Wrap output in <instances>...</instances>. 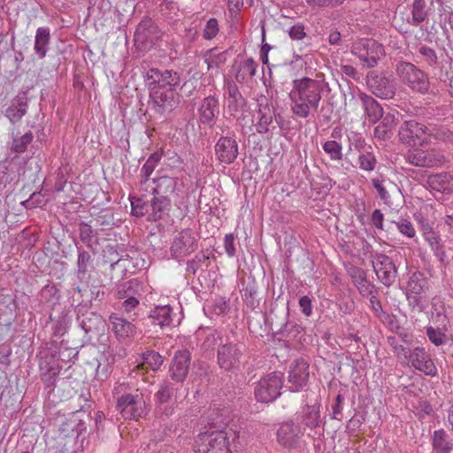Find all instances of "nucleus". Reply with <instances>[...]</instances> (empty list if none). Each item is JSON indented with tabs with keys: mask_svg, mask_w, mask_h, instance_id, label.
I'll return each instance as SVG.
<instances>
[{
	"mask_svg": "<svg viewBox=\"0 0 453 453\" xmlns=\"http://www.w3.org/2000/svg\"><path fill=\"white\" fill-rule=\"evenodd\" d=\"M395 73L399 81L413 92L426 94L430 88L427 75L415 65L401 61L395 65Z\"/></svg>",
	"mask_w": 453,
	"mask_h": 453,
	"instance_id": "7ed1b4c3",
	"label": "nucleus"
},
{
	"mask_svg": "<svg viewBox=\"0 0 453 453\" xmlns=\"http://www.w3.org/2000/svg\"><path fill=\"white\" fill-rule=\"evenodd\" d=\"M24 206L28 207H42L46 204V200L42 197L41 193H33L30 197L22 203Z\"/></svg>",
	"mask_w": 453,
	"mask_h": 453,
	"instance_id": "338daca9",
	"label": "nucleus"
},
{
	"mask_svg": "<svg viewBox=\"0 0 453 453\" xmlns=\"http://www.w3.org/2000/svg\"><path fill=\"white\" fill-rule=\"evenodd\" d=\"M171 200L165 197L156 196L150 203L149 219L157 221L163 218L164 214L169 210Z\"/></svg>",
	"mask_w": 453,
	"mask_h": 453,
	"instance_id": "f704fd0d",
	"label": "nucleus"
},
{
	"mask_svg": "<svg viewBox=\"0 0 453 453\" xmlns=\"http://www.w3.org/2000/svg\"><path fill=\"white\" fill-rule=\"evenodd\" d=\"M93 221L96 226H101L102 229L110 228L114 225L113 213L110 210H103Z\"/></svg>",
	"mask_w": 453,
	"mask_h": 453,
	"instance_id": "864d4df0",
	"label": "nucleus"
},
{
	"mask_svg": "<svg viewBox=\"0 0 453 453\" xmlns=\"http://www.w3.org/2000/svg\"><path fill=\"white\" fill-rule=\"evenodd\" d=\"M229 310L228 302L225 297H217L212 304V311L217 315L226 314Z\"/></svg>",
	"mask_w": 453,
	"mask_h": 453,
	"instance_id": "69168bd1",
	"label": "nucleus"
},
{
	"mask_svg": "<svg viewBox=\"0 0 453 453\" xmlns=\"http://www.w3.org/2000/svg\"><path fill=\"white\" fill-rule=\"evenodd\" d=\"M288 35L293 40H302L306 36L305 27L303 24L297 23L289 28Z\"/></svg>",
	"mask_w": 453,
	"mask_h": 453,
	"instance_id": "774afa93",
	"label": "nucleus"
},
{
	"mask_svg": "<svg viewBox=\"0 0 453 453\" xmlns=\"http://www.w3.org/2000/svg\"><path fill=\"white\" fill-rule=\"evenodd\" d=\"M50 41V31L49 27H41L36 29L34 50L38 58H43L48 50Z\"/></svg>",
	"mask_w": 453,
	"mask_h": 453,
	"instance_id": "2f4dec72",
	"label": "nucleus"
},
{
	"mask_svg": "<svg viewBox=\"0 0 453 453\" xmlns=\"http://www.w3.org/2000/svg\"><path fill=\"white\" fill-rule=\"evenodd\" d=\"M160 10L167 18H173L179 12L178 4L173 0H161Z\"/></svg>",
	"mask_w": 453,
	"mask_h": 453,
	"instance_id": "bf43d9fd",
	"label": "nucleus"
},
{
	"mask_svg": "<svg viewBox=\"0 0 453 453\" xmlns=\"http://www.w3.org/2000/svg\"><path fill=\"white\" fill-rule=\"evenodd\" d=\"M422 235L433 250L434 255L441 263H444L447 256L438 233H436L429 225H425L422 226Z\"/></svg>",
	"mask_w": 453,
	"mask_h": 453,
	"instance_id": "393cba45",
	"label": "nucleus"
},
{
	"mask_svg": "<svg viewBox=\"0 0 453 453\" xmlns=\"http://www.w3.org/2000/svg\"><path fill=\"white\" fill-rule=\"evenodd\" d=\"M309 365L303 359H297L294 361L289 367L288 382L294 388V391L305 386L309 379Z\"/></svg>",
	"mask_w": 453,
	"mask_h": 453,
	"instance_id": "aec40b11",
	"label": "nucleus"
},
{
	"mask_svg": "<svg viewBox=\"0 0 453 453\" xmlns=\"http://www.w3.org/2000/svg\"><path fill=\"white\" fill-rule=\"evenodd\" d=\"M324 86L322 81L303 77L293 81L289 93L291 111L300 119H306L319 106Z\"/></svg>",
	"mask_w": 453,
	"mask_h": 453,
	"instance_id": "f257e3e1",
	"label": "nucleus"
},
{
	"mask_svg": "<svg viewBox=\"0 0 453 453\" xmlns=\"http://www.w3.org/2000/svg\"><path fill=\"white\" fill-rule=\"evenodd\" d=\"M161 158L162 152L160 151H156L149 157V158L147 159V161L141 169L142 183H145L146 181L149 180L150 176L154 172Z\"/></svg>",
	"mask_w": 453,
	"mask_h": 453,
	"instance_id": "37998d69",
	"label": "nucleus"
},
{
	"mask_svg": "<svg viewBox=\"0 0 453 453\" xmlns=\"http://www.w3.org/2000/svg\"><path fill=\"white\" fill-rule=\"evenodd\" d=\"M302 435L299 426L292 421L283 423L277 432L278 441L285 448L295 447Z\"/></svg>",
	"mask_w": 453,
	"mask_h": 453,
	"instance_id": "5701e85b",
	"label": "nucleus"
},
{
	"mask_svg": "<svg viewBox=\"0 0 453 453\" xmlns=\"http://www.w3.org/2000/svg\"><path fill=\"white\" fill-rule=\"evenodd\" d=\"M132 214L136 217H142L150 214V204H147L142 198L133 197L131 199Z\"/></svg>",
	"mask_w": 453,
	"mask_h": 453,
	"instance_id": "5fc2aeb1",
	"label": "nucleus"
},
{
	"mask_svg": "<svg viewBox=\"0 0 453 453\" xmlns=\"http://www.w3.org/2000/svg\"><path fill=\"white\" fill-rule=\"evenodd\" d=\"M239 436L224 430L199 434L195 441V453H237Z\"/></svg>",
	"mask_w": 453,
	"mask_h": 453,
	"instance_id": "f03ea898",
	"label": "nucleus"
},
{
	"mask_svg": "<svg viewBox=\"0 0 453 453\" xmlns=\"http://www.w3.org/2000/svg\"><path fill=\"white\" fill-rule=\"evenodd\" d=\"M217 158L224 164L233 163L238 156V145L232 137H220L215 145Z\"/></svg>",
	"mask_w": 453,
	"mask_h": 453,
	"instance_id": "412c9836",
	"label": "nucleus"
},
{
	"mask_svg": "<svg viewBox=\"0 0 453 453\" xmlns=\"http://www.w3.org/2000/svg\"><path fill=\"white\" fill-rule=\"evenodd\" d=\"M428 288L427 280L420 272L413 273L407 282V293L412 295H423Z\"/></svg>",
	"mask_w": 453,
	"mask_h": 453,
	"instance_id": "c9c22d12",
	"label": "nucleus"
},
{
	"mask_svg": "<svg viewBox=\"0 0 453 453\" xmlns=\"http://www.w3.org/2000/svg\"><path fill=\"white\" fill-rule=\"evenodd\" d=\"M398 134L403 143L415 146L426 142L431 133L425 125L415 120H408L403 123Z\"/></svg>",
	"mask_w": 453,
	"mask_h": 453,
	"instance_id": "f8f14e48",
	"label": "nucleus"
},
{
	"mask_svg": "<svg viewBox=\"0 0 453 453\" xmlns=\"http://www.w3.org/2000/svg\"><path fill=\"white\" fill-rule=\"evenodd\" d=\"M357 97L361 102L365 115L369 122L372 124L378 122L383 116V108L381 105L372 96L364 92L359 91Z\"/></svg>",
	"mask_w": 453,
	"mask_h": 453,
	"instance_id": "b1692460",
	"label": "nucleus"
},
{
	"mask_svg": "<svg viewBox=\"0 0 453 453\" xmlns=\"http://www.w3.org/2000/svg\"><path fill=\"white\" fill-rule=\"evenodd\" d=\"M345 0H306L312 8H335L344 3Z\"/></svg>",
	"mask_w": 453,
	"mask_h": 453,
	"instance_id": "680f3d73",
	"label": "nucleus"
},
{
	"mask_svg": "<svg viewBox=\"0 0 453 453\" xmlns=\"http://www.w3.org/2000/svg\"><path fill=\"white\" fill-rule=\"evenodd\" d=\"M11 138L12 143L10 146V150L14 153H24L27 146L33 142L34 134L31 131L25 133L23 135L19 136V132L15 127H12L11 130Z\"/></svg>",
	"mask_w": 453,
	"mask_h": 453,
	"instance_id": "7c9ffc66",
	"label": "nucleus"
},
{
	"mask_svg": "<svg viewBox=\"0 0 453 453\" xmlns=\"http://www.w3.org/2000/svg\"><path fill=\"white\" fill-rule=\"evenodd\" d=\"M406 296L409 305L412 308V310H416L418 312L425 311L426 306V299L425 296H423V295L408 294Z\"/></svg>",
	"mask_w": 453,
	"mask_h": 453,
	"instance_id": "13d9d810",
	"label": "nucleus"
},
{
	"mask_svg": "<svg viewBox=\"0 0 453 453\" xmlns=\"http://www.w3.org/2000/svg\"><path fill=\"white\" fill-rule=\"evenodd\" d=\"M140 284L137 280H128L117 287L115 296L119 300L141 296L139 293Z\"/></svg>",
	"mask_w": 453,
	"mask_h": 453,
	"instance_id": "4c0bfd02",
	"label": "nucleus"
},
{
	"mask_svg": "<svg viewBox=\"0 0 453 453\" xmlns=\"http://www.w3.org/2000/svg\"><path fill=\"white\" fill-rule=\"evenodd\" d=\"M380 123L374 128V136L380 140L389 138L391 131L395 126V117L391 114L382 116Z\"/></svg>",
	"mask_w": 453,
	"mask_h": 453,
	"instance_id": "a19ab883",
	"label": "nucleus"
},
{
	"mask_svg": "<svg viewBox=\"0 0 453 453\" xmlns=\"http://www.w3.org/2000/svg\"><path fill=\"white\" fill-rule=\"evenodd\" d=\"M190 358V353L187 349L177 350L174 353L170 365L169 374L176 384H182L187 378Z\"/></svg>",
	"mask_w": 453,
	"mask_h": 453,
	"instance_id": "a211bd4d",
	"label": "nucleus"
},
{
	"mask_svg": "<svg viewBox=\"0 0 453 453\" xmlns=\"http://www.w3.org/2000/svg\"><path fill=\"white\" fill-rule=\"evenodd\" d=\"M432 446L435 453H450L453 449V441L449 434L441 428L434 431Z\"/></svg>",
	"mask_w": 453,
	"mask_h": 453,
	"instance_id": "c756f323",
	"label": "nucleus"
},
{
	"mask_svg": "<svg viewBox=\"0 0 453 453\" xmlns=\"http://www.w3.org/2000/svg\"><path fill=\"white\" fill-rule=\"evenodd\" d=\"M324 151L329 156L333 161H340L342 159V146L334 140L326 141L322 144Z\"/></svg>",
	"mask_w": 453,
	"mask_h": 453,
	"instance_id": "09e8293b",
	"label": "nucleus"
},
{
	"mask_svg": "<svg viewBox=\"0 0 453 453\" xmlns=\"http://www.w3.org/2000/svg\"><path fill=\"white\" fill-rule=\"evenodd\" d=\"M209 259V257L203 253H198L195 257L187 262V272L192 274H196L200 266Z\"/></svg>",
	"mask_w": 453,
	"mask_h": 453,
	"instance_id": "052dcab7",
	"label": "nucleus"
},
{
	"mask_svg": "<svg viewBox=\"0 0 453 453\" xmlns=\"http://www.w3.org/2000/svg\"><path fill=\"white\" fill-rule=\"evenodd\" d=\"M346 270L352 283L362 296L368 297L370 295L376 293V287L372 282L367 280L365 270L351 264L346 265Z\"/></svg>",
	"mask_w": 453,
	"mask_h": 453,
	"instance_id": "6ab92c4d",
	"label": "nucleus"
},
{
	"mask_svg": "<svg viewBox=\"0 0 453 453\" xmlns=\"http://www.w3.org/2000/svg\"><path fill=\"white\" fill-rule=\"evenodd\" d=\"M133 321L119 312H112L109 315L108 326L119 343L127 345L136 336L137 326Z\"/></svg>",
	"mask_w": 453,
	"mask_h": 453,
	"instance_id": "9d476101",
	"label": "nucleus"
},
{
	"mask_svg": "<svg viewBox=\"0 0 453 453\" xmlns=\"http://www.w3.org/2000/svg\"><path fill=\"white\" fill-rule=\"evenodd\" d=\"M453 175L450 173L431 174L427 178V186L434 191L449 194L452 192Z\"/></svg>",
	"mask_w": 453,
	"mask_h": 453,
	"instance_id": "a878e982",
	"label": "nucleus"
},
{
	"mask_svg": "<svg viewBox=\"0 0 453 453\" xmlns=\"http://www.w3.org/2000/svg\"><path fill=\"white\" fill-rule=\"evenodd\" d=\"M244 346L239 342L226 341L218 348L217 362L226 371L234 372L241 367L244 357Z\"/></svg>",
	"mask_w": 453,
	"mask_h": 453,
	"instance_id": "39448f33",
	"label": "nucleus"
},
{
	"mask_svg": "<svg viewBox=\"0 0 453 453\" xmlns=\"http://www.w3.org/2000/svg\"><path fill=\"white\" fill-rule=\"evenodd\" d=\"M426 17L427 12L426 11V1L414 0L411 9V21H409V23L413 26H418L425 21Z\"/></svg>",
	"mask_w": 453,
	"mask_h": 453,
	"instance_id": "a18cd8bd",
	"label": "nucleus"
},
{
	"mask_svg": "<svg viewBox=\"0 0 453 453\" xmlns=\"http://www.w3.org/2000/svg\"><path fill=\"white\" fill-rule=\"evenodd\" d=\"M418 53L425 58L426 62L434 66L437 64L438 58L435 51L428 46L422 45L418 49Z\"/></svg>",
	"mask_w": 453,
	"mask_h": 453,
	"instance_id": "0e129e2a",
	"label": "nucleus"
},
{
	"mask_svg": "<svg viewBox=\"0 0 453 453\" xmlns=\"http://www.w3.org/2000/svg\"><path fill=\"white\" fill-rule=\"evenodd\" d=\"M358 166L365 172H372L378 164L377 157L371 145L360 151L357 157Z\"/></svg>",
	"mask_w": 453,
	"mask_h": 453,
	"instance_id": "e433bc0d",
	"label": "nucleus"
},
{
	"mask_svg": "<svg viewBox=\"0 0 453 453\" xmlns=\"http://www.w3.org/2000/svg\"><path fill=\"white\" fill-rule=\"evenodd\" d=\"M283 385V374L280 372H271L259 380L255 388V397L261 403H271L280 395Z\"/></svg>",
	"mask_w": 453,
	"mask_h": 453,
	"instance_id": "0eeeda50",
	"label": "nucleus"
},
{
	"mask_svg": "<svg viewBox=\"0 0 453 453\" xmlns=\"http://www.w3.org/2000/svg\"><path fill=\"white\" fill-rule=\"evenodd\" d=\"M176 383H173L169 380H164L162 383H160L159 388L155 394L157 403L159 405L167 403L173 394L178 390V387H176Z\"/></svg>",
	"mask_w": 453,
	"mask_h": 453,
	"instance_id": "ea45409f",
	"label": "nucleus"
},
{
	"mask_svg": "<svg viewBox=\"0 0 453 453\" xmlns=\"http://www.w3.org/2000/svg\"><path fill=\"white\" fill-rule=\"evenodd\" d=\"M303 423L309 428H316L321 424L319 405H306L303 411Z\"/></svg>",
	"mask_w": 453,
	"mask_h": 453,
	"instance_id": "58836bf2",
	"label": "nucleus"
},
{
	"mask_svg": "<svg viewBox=\"0 0 453 453\" xmlns=\"http://www.w3.org/2000/svg\"><path fill=\"white\" fill-rule=\"evenodd\" d=\"M406 160L412 165L418 167H434L444 162L443 156L433 150H423L421 149L410 150L405 155Z\"/></svg>",
	"mask_w": 453,
	"mask_h": 453,
	"instance_id": "f3484780",
	"label": "nucleus"
},
{
	"mask_svg": "<svg viewBox=\"0 0 453 453\" xmlns=\"http://www.w3.org/2000/svg\"><path fill=\"white\" fill-rule=\"evenodd\" d=\"M219 102L214 96L205 97L199 108V119L203 124L211 126L214 122L215 118L219 114Z\"/></svg>",
	"mask_w": 453,
	"mask_h": 453,
	"instance_id": "bb28decb",
	"label": "nucleus"
},
{
	"mask_svg": "<svg viewBox=\"0 0 453 453\" xmlns=\"http://www.w3.org/2000/svg\"><path fill=\"white\" fill-rule=\"evenodd\" d=\"M144 364L148 365L153 371H157L162 364L163 357L158 352L148 350L142 354Z\"/></svg>",
	"mask_w": 453,
	"mask_h": 453,
	"instance_id": "603ef678",
	"label": "nucleus"
},
{
	"mask_svg": "<svg viewBox=\"0 0 453 453\" xmlns=\"http://www.w3.org/2000/svg\"><path fill=\"white\" fill-rule=\"evenodd\" d=\"M148 29H155V22L149 17H144L138 24L134 32L135 42H146L149 41Z\"/></svg>",
	"mask_w": 453,
	"mask_h": 453,
	"instance_id": "c03bdc74",
	"label": "nucleus"
},
{
	"mask_svg": "<svg viewBox=\"0 0 453 453\" xmlns=\"http://www.w3.org/2000/svg\"><path fill=\"white\" fill-rule=\"evenodd\" d=\"M397 229L403 235L412 238L415 236L416 231L413 225L407 219H402L397 222H395Z\"/></svg>",
	"mask_w": 453,
	"mask_h": 453,
	"instance_id": "e2e57ef3",
	"label": "nucleus"
},
{
	"mask_svg": "<svg viewBox=\"0 0 453 453\" xmlns=\"http://www.w3.org/2000/svg\"><path fill=\"white\" fill-rule=\"evenodd\" d=\"M226 87L227 93L226 100L227 111L233 117L240 119L247 104L246 99L242 96L238 87L234 82H228Z\"/></svg>",
	"mask_w": 453,
	"mask_h": 453,
	"instance_id": "4be33fe9",
	"label": "nucleus"
},
{
	"mask_svg": "<svg viewBox=\"0 0 453 453\" xmlns=\"http://www.w3.org/2000/svg\"><path fill=\"white\" fill-rule=\"evenodd\" d=\"M257 63L253 58L241 61L236 68L235 79L240 83H249L257 73Z\"/></svg>",
	"mask_w": 453,
	"mask_h": 453,
	"instance_id": "473e14b6",
	"label": "nucleus"
},
{
	"mask_svg": "<svg viewBox=\"0 0 453 453\" xmlns=\"http://www.w3.org/2000/svg\"><path fill=\"white\" fill-rule=\"evenodd\" d=\"M372 188L376 190L378 196L385 204H392L390 192L396 190L397 186L388 178L377 176L371 179Z\"/></svg>",
	"mask_w": 453,
	"mask_h": 453,
	"instance_id": "cd10ccee",
	"label": "nucleus"
},
{
	"mask_svg": "<svg viewBox=\"0 0 453 453\" xmlns=\"http://www.w3.org/2000/svg\"><path fill=\"white\" fill-rule=\"evenodd\" d=\"M411 365L416 370L424 372L427 376L434 377L437 375V368L423 347H416L411 349L407 356Z\"/></svg>",
	"mask_w": 453,
	"mask_h": 453,
	"instance_id": "dca6fc26",
	"label": "nucleus"
},
{
	"mask_svg": "<svg viewBox=\"0 0 453 453\" xmlns=\"http://www.w3.org/2000/svg\"><path fill=\"white\" fill-rule=\"evenodd\" d=\"M372 263L378 280L388 288L392 286L397 277V269L392 258L382 253H375Z\"/></svg>",
	"mask_w": 453,
	"mask_h": 453,
	"instance_id": "9b49d317",
	"label": "nucleus"
},
{
	"mask_svg": "<svg viewBox=\"0 0 453 453\" xmlns=\"http://www.w3.org/2000/svg\"><path fill=\"white\" fill-rule=\"evenodd\" d=\"M140 297L141 296L127 298L119 303V308L123 311V315L126 314L131 320H135L137 318L138 314L135 311L140 306Z\"/></svg>",
	"mask_w": 453,
	"mask_h": 453,
	"instance_id": "49530a36",
	"label": "nucleus"
},
{
	"mask_svg": "<svg viewBox=\"0 0 453 453\" xmlns=\"http://www.w3.org/2000/svg\"><path fill=\"white\" fill-rule=\"evenodd\" d=\"M257 114V132L258 134H266L269 131V127L273 126L275 118L274 110L268 104L260 103Z\"/></svg>",
	"mask_w": 453,
	"mask_h": 453,
	"instance_id": "c85d7f7f",
	"label": "nucleus"
},
{
	"mask_svg": "<svg viewBox=\"0 0 453 453\" xmlns=\"http://www.w3.org/2000/svg\"><path fill=\"white\" fill-rule=\"evenodd\" d=\"M197 243L198 239L195 233L189 228L183 229L173 238L171 246L172 256L174 258L188 256L196 250Z\"/></svg>",
	"mask_w": 453,
	"mask_h": 453,
	"instance_id": "4468645a",
	"label": "nucleus"
},
{
	"mask_svg": "<svg viewBox=\"0 0 453 453\" xmlns=\"http://www.w3.org/2000/svg\"><path fill=\"white\" fill-rule=\"evenodd\" d=\"M26 113L27 105L22 104H12L5 110V117L12 125L18 123Z\"/></svg>",
	"mask_w": 453,
	"mask_h": 453,
	"instance_id": "8fccbe9b",
	"label": "nucleus"
},
{
	"mask_svg": "<svg viewBox=\"0 0 453 453\" xmlns=\"http://www.w3.org/2000/svg\"><path fill=\"white\" fill-rule=\"evenodd\" d=\"M350 52L367 68L375 67L385 55L382 44L368 38H362L355 42L351 46Z\"/></svg>",
	"mask_w": 453,
	"mask_h": 453,
	"instance_id": "20e7f679",
	"label": "nucleus"
},
{
	"mask_svg": "<svg viewBox=\"0 0 453 453\" xmlns=\"http://www.w3.org/2000/svg\"><path fill=\"white\" fill-rule=\"evenodd\" d=\"M92 263L91 255L86 250H79L78 260H77V267L78 273L86 274L88 269V266Z\"/></svg>",
	"mask_w": 453,
	"mask_h": 453,
	"instance_id": "4d7b16f0",
	"label": "nucleus"
},
{
	"mask_svg": "<svg viewBox=\"0 0 453 453\" xmlns=\"http://www.w3.org/2000/svg\"><path fill=\"white\" fill-rule=\"evenodd\" d=\"M426 334L429 341L436 347L441 346L447 342V334L440 328L426 326Z\"/></svg>",
	"mask_w": 453,
	"mask_h": 453,
	"instance_id": "3c124183",
	"label": "nucleus"
},
{
	"mask_svg": "<svg viewBox=\"0 0 453 453\" xmlns=\"http://www.w3.org/2000/svg\"><path fill=\"white\" fill-rule=\"evenodd\" d=\"M368 90L380 99H391L396 93V83L385 73L370 71L366 75Z\"/></svg>",
	"mask_w": 453,
	"mask_h": 453,
	"instance_id": "6e6552de",
	"label": "nucleus"
},
{
	"mask_svg": "<svg viewBox=\"0 0 453 453\" xmlns=\"http://www.w3.org/2000/svg\"><path fill=\"white\" fill-rule=\"evenodd\" d=\"M153 184L152 192L155 196L171 200V197H180L183 193V182L176 177L164 175L154 179Z\"/></svg>",
	"mask_w": 453,
	"mask_h": 453,
	"instance_id": "2eb2a0df",
	"label": "nucleus"
},
{
	"mask_svg": "<svg viewBox=\"0 0 453 453\" xmlns=\"http://www.w3.org/2000/svg\"><path fill=\"white\" fill-rule=\"evenodd\" d=\"M96 234L90 224L86 222L79 224L80 239L88 248L93 249V246L98 243Z\"/></svg>",
	"mask_w": 453,
	"mask_h": 453,
	"instance_id": "79ce46f5",
	"label": "nucleus"
},
{
	"mask_svg": "<svg viewBox=\"0 0 453 453\" xmlns=\"http://www.w3.org/2000/svg\"><path fill=\"white\" fill-rule=\"evenodd\" d=\"M144 81L149 92H150L156 89L178 88L180 85V77L173 70L150 68L144 74Z\"/></svg>",
	"mask_w": 453,
	"mask_h": 453,
	"instance_id": "423d86ee",
	"label": "nucleus"
},
{
	"mask_svg": "<svg viewBox=\"0 0 453 453\" xmlns=\"http://www.w3.org/2000/svg\"><path fill=\"white\" fill-rule=\"evenodd\" d=\"M150 93V105L160 115L171 113L180 103L181 96L178 88L156 89Z\"/></svg>",
	"mask_w": 453,
	"mask_h": 453,
	"instance_id": "1a4fd4ad",
	"label": "nucleus"
},
{
	"mask_svg": "<svg viewBox=\"0 0 453 453\" xmlns=\"http://www.w3.org/2000/svg\"><path fill=\"white\" fill-rule=\"evenodd\" d=\"M139 391L138 388H134L129 383L117 382L112 389V397L115 403L134 394Z\"/></svg>",
	"mask_w": 453,
	"mask_h": 453,
	"instance_id": "de8ad7c7",
	"label": "nucleus"
},
{
	"mask_svg": "<svg viewBox=\"0 0 453 453\" xmlns=\"http://www.w3.org/2000/svg\"><path fill=\"white\" fill-rule=\"evenodd\" d=\"M219 22L215 18H211L207 20L205 27L203 30V37L205 40H212L219 34Z\"/></svg>",
	"mask_w": 453,
	"mask_h": 453,
	"instance_id": "6e6d98bb",
	"label": "nucleus"
},
{
	"mask_svg": "<svg viewBox=\"0 0 453 453\" xmlns=\"http://www.w3.org/2000/svg\"><path fill=\"white\" fill-rule=\"evenodd\" d=\"M116 408L125 419H138L146 414L145 401L139 391L117 402Z\"/></svg>",
	"mask_w": 453,
	"mask_h": 453,
	"instance_id": "ddd939ff",
	"label": "nucleus"
},
{
	"mask_svg": "<svg viewBox=\"0 0 453 453\" xmlns=\"http://www.w3.org/2000/svg\"><path fill=\"white\" fill-rule=\"evenodd\" d=\"M150 319L154 325L161 328L170 326L173 322L172 309L169 305L157 306L150 312Z\"/></svg>",
	"mask_w": 453,
	"mask_h": 453,
	"instance_id": "72a5a7b5",
	"label": "nucleus"
}]
</instances>
